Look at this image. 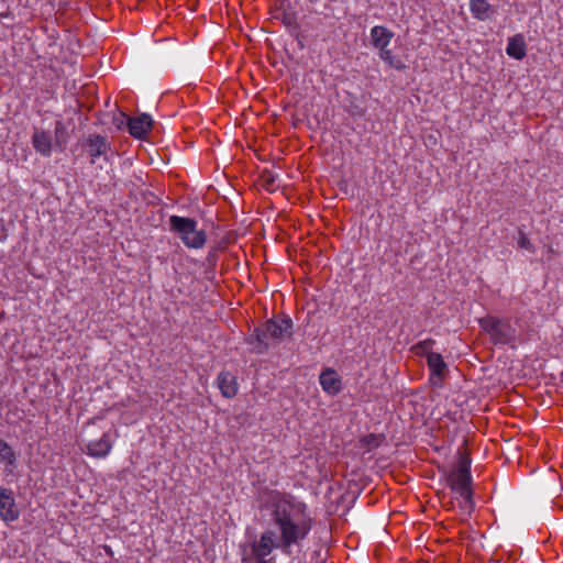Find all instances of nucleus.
Returning a JSON list of instances; mask_svg holds the SVG:
<instances>
[{
	"label": "nucleus",
	"instance_id": "nucleus-1",
	"mask_svg": "<svg viewBox=\"0 0 563 563\" xmlns=\"http://www.w3.org/2000/svg\"><path fill=\"white\" fill-rule=\"evenodd\" d=\"M262 517L268 518L279 531L280 550L290 554V548L299 544L310 533L313 519L307 505L288 493L264 490L260 496Z\"/></svg>",
	"mask_w": 563,
	"mask_h": 563
},
{
	"label": "nucleus",
	"instance_id": "nucleus-2",
	"mask_svg": "<svg viewBox=\"0 0 563 563\" xmlns=\"http://www.w3.org/2000/svg\"><path fill=\"white\" fill-rule=\"evenodd\" d=\"M169 230L174 232L188 249L200 250L207 243V233L197 229V221L191 218L170 216Z\"/></svg>",
	"mask_w": 563,
	"mask_h": 563
},
{
	"label": "nucleus",
	"instance_id": "nucleus-3",
	"mask_svg": "<svg viewBox=\"0 0 563 563\" xmlns=\"http://www.w3.org/2000/svg\"><path fill=\"white\" fill-rule=\"evenodd\" d=\"M479 327L489 334L494 344H510L516 338V329L508 319L487 316L478 320Z\"/></svg>",
	"mask_w": 563,
	"mask_h": 563
},
{
	"label": "nucleus",
	"instance_id": "nucleus-4",
	"mask_svg": "<svg viewBox=\"0 0 563 563\" xmlns=\"http://www.w3.org/2000/svg\"><path fill=\"white\" fill-rule=\"evenodd\" d=\"M451 489L460 487L465 494L466 487L472 486L471 459L467 453L459 452L457 465L446 476Z\"/></svg>",
	"mask_w": 563,
	"mask_h": 563
},
{
	"label": "nucleus",
	"instance_id": "nucleus-5",
	"mask_svg": "<svg viewBox=\"0 0 563 563\" xmlns=\"http://www.w3.org/2000/svg\"><path fill=\"white\" fill-rule=\"evenodd\" d=\"M82 150L88 154L90 164H95L98 157H103L106 162H110L109 153H111V144L106 136L100 134H89L81 141Z\"/></svg>",
	"mask_w": 563,
	"mask_h": 563
},
{
	"label": "nucleus",
	"instance_id": "nucleus-6",
	"mask_svg": "<svg viewBox=\"0 0 563 563\" xmlns=\"http://www.w3.org/2000/svg\"><path fill=\"white\" fill-rule=\"evenodd\" d=\"M430 369L429 383L434 388L443 387V379L449 373V368L443 357L439 353H430L427 358Z\"/></svg>",
	"mask_w": 563,
	"mask_h": 563
},
{
	"label": "nucleus",
	"instance_id": "nucleus-7",
	"mask_svg": "<svg viewBox=\"0 0 563 563\" xmlns=\"http://www.w3.org/2000/svg\"><path fill=\"white\" fill-rule=\"evenodd\" d=\"M271 339L283 341L292 335V320L288 316L277 317L264 322Z\"/></svg>",
	"mask_w": 563,
	"mask_h": 563
},
{
	"label": "nucleus",
	"instance_id": "nucleus-8",
	"mask_svg": "<svg viewBox=\"0 0 563 563\" xmlns=\"http://www.w3.org/2000/svg\"><path fill=\"white\" fill-rule=\"evenodd\" d=\"M20 516L15 504L13 492L5 487H0V517L5 522L15 521Z\"/></svg>",
	"mask_w": 563,
	"mask_h": 563
},
{
	"label": "nucleus",
	"instance_id": "nucleus-9",
	"mask_svg": "<svg viewBox=\"0 0 563 563\" xmlns=\"http://www.w3.org/2000/svg\"><path fill=\"white\" fill-rule=\"evenodd\" d=\"M323 391L330 396H336L343 389L342 378L334 368L327 367L319 376Z\"/></svg>",
	"mask_w": 563,
	"mask_h": 563
},
{
	"label": "nucleus",
	"instance_id": "nucleus-10",
	"mask_svg": "<svg viewBox=\"0 0 563 563\" xmlns=\"http://www.w3.org/2000/svg\"><path fill=\"white\" fill-rule=\"evenodd\" d=\"M274 548H279V539L273 530H266L258 542H255L251 551L253 554L265 559L269 555Z\"/></svg>",
	"mask_w": 563,
	"mask_h": 563
},
{
	"label": "nucleus",
	"instance_id": "nucleus-11",
	"mask_svg": "<svg viewBox=\"0 0 563 563\" xmlns=\"http://www.w3.org/2000/svg\"><path fill=\"white\" fill-rule=\"evenodd\" d=\"M153 125V120L150 114L142 113L135 118H130L126 120V126L129 133L135 139H144L145 135L151 131Z\"/></svg>",
	"mask_w": 563,
	"mask_h": 563
},
{
	"label": "nucleus",
	"instance_id": "nucleus-12",
	"mask_svg": "<svg viewBox=\"0 0 563 563\" xmlns=\"http://www.w3.org/2000/svg\"><path fill=\"white\" fill-rule=\"evenodd\" d=\"M268 339H271L268 332H266L265 323L255 328L253 333L246 338V343L252 345V352L256 354H265L269 350Z\"/></svg>",
	"mask_w": 563,
	"mask_h": 563
},
{
	"label": "nucleus",
	"instance_id": "nucleus-13",
	"mask_svg": "<svg viewBox=\"0 0 563 563\" xmlns=\"http://www.w3.org/2000/svg\"><path fill=\"white\" fill-rule=\"evenodd\" d=\"M452 494L454 495L450 499V505L454 507L453 499L457 500L459 508L461 509L462 516H470L471 512L474 510V501H473V490L472 486L466 487L467 494H465L460 487L451 489Z\"/></svg>",
	"mask_w": 563,
	"mask_h": 563
},
{
	"label": "nucleus",
	"instance_id": "nucleus-14",
	"mask_svg": "<svg viewBox=\"0 0 563 563\" xmlns=\"http://www.w3.org/2000/svg\"><path fill=\"white\" fill-rule=\"evenodd\" d=\"M32 145L44 157L52 155L53 139L46 131L35 130L32 134Z\"/></svg>",
	"mask_w": 563,
	"mask_h": 563
},
{
	"label": "nucleus",
	"instance_id": "nucleus-15",
	"mask_svg": "<svg viewBox=\"0 0 563 563\" xmlns=\"http://www.w3.org/2000/svg\"><path fill=\"white\" fill-rule=\"evenodd\" d=\"M218 386L221 394L227 398H232L238 393V382L235 375L230 372H221L218 375Z\"/></svg>",
	"mask_w": 563,
	"mask_h": 563
},
{
	"label": "nucleus",
	"instance_id": "nucleus-16",
	"mask_svg": "<svg viewBox=\"0 0 563 563\" xmlns=\"http://www.w3.org/2000/svg\"><path fill=\"white\" fill-rule=\"evenodd\" d=\"M394 37V32L385 26L376 25L371 30V42L377 49L388 47Z\"/></svg>",
	"mask_w": 563,
	"mask_h": 563
},
{
	"label": "nucleus",
	"instance_id": "nucleus-17",
	"mask_svg": "<svg viewBox=\"0 0 563 563\" xmlns=\"http://www.w3.org/2000/svg\"><path fill=\"white\" fill-rule=\"evenodd\" d=\"M507 54L518 60L527 55V44L522 34H516L508 40Z\"/></svg>",
	"mask_w": 563,
	"mask_h": 563
},
{
	"label": "nucleus",
	"instance_id": "nucleus-18",
	"mask_svg": "<svg viewBox=\"0 0 563 563\" xmlns=\"http://www.w3.org/2000/svg\"><path fill=\"white\" fill-rule=\"evenodd\" d=\"M111 450L109 435L104 433L99 440L90 441L87 444V452L95 457H104Z\"/></svg>",
	"mask_w": 563,
	"mask_h": 563
},
{
	"label": "nucleus",
	"instance_id": "nucleus-19",
	"mask_svg": "<svg viewBox=\"0 0 563 563\" xmlns=\"http://www.w3.org/2000/svg\"><path fill=\"white\" fill-rule=\"evenodd\" d=\"M470 10L473 16L481 21L489 19L493 13L492 5L486 0H471Z\"/></svg>",
	"mask_w": 563,
	"mask_h": 563
},
{
	"label": "nucleus",
	"instance_id": "nucleus-20",
	"mask_svg": "<svg viewBox=\"0 0 563 563\" xmlns=\"http://www.w3.org/2000/svg\"><path fill=\"white\" fill-rule=\"evenodd\" d=\"M378 55L389 67L401 70L405 68L402 60L397 57L388 47L378 49Z\"/></svg>",
	"mask_w": 563,
	"mask_h": 563
},
{
	"label": "nucleus",
	"instance_id": "nucleus-21",
	"mask_svg": "<svg viewBox=\"0 0 563 563\" xmlns=\"http://www.w3.org/2000/svg\"><path fill=\"white\" fill-rule=\"evenodd\" d=\"M0 461L8 466H14L16 462V454L7 441L0 439Z\"/></svg>",
	"mask_w": 563,
	"mask_h": 563
},
{
	"label": "nucleus",
	"instance_id": "nucleus-22",
	"mask_svg": "<svg viewBox=\"0 0 563 563\" xmlns=\"http://www.w3.org/2000/svg\"><path fill=\"white\" fill-rule=\"evenodd\" d=\"M384 441L383 434L371 433L361 439L362 446L366 449V451H372L378 448Z\"/></svg>",
	"mask_w": 563,
	"mask_h": 563
},
{
	"label": "nucleus",
	"instance_id": "nucleus-23",
	"mask_svg": "<svg viewBox=\"0 0 563 563\" xmlns=\"http://www.w3.org/2000/svg\"><path fill=\"white\" fill-rule=\"evenodd\" d=\"M434 344H435V341L433 339H427V340L416 343L412 346V351H415V353L417 355H424L426 358H428V355L430 353H433L431 350Z\"/></svg>",
	"mask_w": 563,
	"mask_h": 563
},
{
	"label": "nucleus",
	"instance_id": "nucleus-24",
	"mask_svg": "<svg viewBox=\"0 0 563 563\" xmlns=\"http://www.w3.org/2000/svg\"><path fill=\"white\" fill-rule=\"evenodd\" d=\"M55 142L58 146L63 147L67 142V131L66 126L62 121H56L55 123Z\"/></svg>",
	"mask_w": 563,
	"mask_h": 563
},
{
	"label": "nucleus",
	"instance_id": "nucleus-25",
	"mask_svg": "<svg viewBox=\"0 0 563 563\" xmlns=\"http://www.w3.org/2000/svg\"><path fill=\"white\" fill-rule=\"evenodd\" d=\"M517 243L520 249H525L531 253H533L536 251L533 244L531 243V241L528 239V236L525 234V232L522 230H519Z\"/></svg>",
	"mask_w": 563,
	"mask_h": 563
},
{
	"label": "nucleus",
	"instance_id": "nucleus-26",
	"mask_svg": "<svg viewBox=\"0 0 563 563\" xmlns=\"http://www.w3.org/2000/svg\"><path fill=\"white\" fill-rule=\"evenodd\" d=\"M263 187L267 191H274L276 189V177L272 174L263 176Z\"/></svg>",
	"mask_w": 563,
	"mask_h": 563
},
{
	"label": "nucleus",
	"instance_id": "nucleus-27",
	"mask_svg": "<svg viewBox=\"0 0 563 563\" xmlns=\"http://www.w3.org/2000/svg\"><path fill=\"white\" fill-rule=\"evenodd\" d=\"M242 563H269L267 560L263 559V558H260L255 554H253L252 552H250V554H244L243 559H242Z\"/></svg>",
	"mask_w": 563,
	"mask_h": 563
},
{
	"label": "nucleus",
	"instance_id": "nucleus-28",
	"mask_svg": "<svg viewBox=\"0 0 563 563\" xmlns=\"http://www.w3.org/2000/svg\"><path fill=\"white\" fill-rule=\"evenodd\" d=\"M126 115L124 113H120L119 117H114L113 122L117 125L118 129H122L123 125L126 123L125 120H128Z\"/></svg>",
	"mask_w": 563,
	"mask_h": 563
},
{
	"label": "nucleus",
	"instance_id": "nucleus-29",
	"mask_svg": "<svg viewBox=\"0 0 563 563\" xmlns=\"http://www.w3.org/2000/svg\"><path fill=\"white\" fill-rule=\"evenodd\" d=\"M217 260V251H210L207 256V262L209 265H214Z\"/></svg>",
	"mask_w": 563,
	"mask_h": 563
},
{
	"label": "nucleus",
	"instance_id": "nucleus-30",
	"mask_svg": "<svg viewBox=\"0 0 563 563\" xmlns=\"http://www.w3.org/2000/svg\"><path fill=\"white\" fill-rule=\"evenodd\" d=\"M102 549H103V551L106 552V554H107V555H109L110 558H113V556H114V553H113V551H112V549H111V547H110V545H108V544H103V545H102Z\"/></svg>",
	"mask_w": 563,
	"mask_h": 563
},
{
	"label": "nucleus",
	"instance_id": "nucleus-31",
	"mask_svg": "<svg viewBox=\"0 0 563 563\" xmlns=\"http://www.w3.org/2000/svg\"><path fill=\"white\" fill-rule=\"evenodd\" d=\"M285 23L290 24L291 22L289 21V19H286Z\"/></svg>",
	"mask_w": 563,
	"mask_h": 563
}]
</instances>
